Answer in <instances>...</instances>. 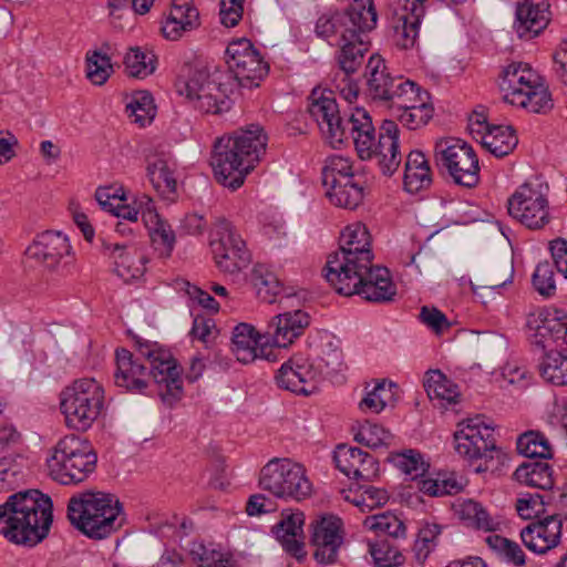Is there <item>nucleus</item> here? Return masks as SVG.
<instances>
[{"label":"nucleus","mask_w":567,"mask_h":567,"mask_svg":"<svg viewBox=\"0 0 567 567\" xmlns=\"http://www.w3.org/2000/svg\"><path fill=\"white\" fill-rule=\"evenodd\" d=\"M266 146L267 135L256 124L218 138L210 162L217 182L233 190L239 188L265 154Z\"/></svg>","instance_id":"nucleus-1"},{"label":"nucleus","mask_w":567,"mask_h":567,"mask_svg":"<svg viewBox=\"0 0 567 567\" xmlns=\"http://www.w3.org/2000/svg\"><path fill=\"white\" fill-rule=\"evenodd\" d=\"M352 140L361 159L375 158L384 175L391 176L396 172L402 155L399 150V128L395 122L384 121L377 137L369 113L363 109H355L352 118Z\"/></svg>","instance_id":"nucleus-2"},{"label":"nucleus","mask_w":567,"mask_h":567,"mask_svg":"<svg viewBox=\"0 0 567 567\" xmlns=\"http://www.w3.org/2000/svg\"><path fill=\"white\" fill-rule=\"evenodd\" d=\"M361 24L360 21L347 16H322L318 19V37L339 47L337 72L354 73L362 64L363 55L369 49L365 34L373 29L362 28Z\"/></svg>","instance_id":"nucleus-3"},{"label":"nucleus","mask_w":567,"mask_h":567,"mask_svg":"<svg viewBox=\"0 0 567 567\" xmlns=\"http://www.w3.org/2000/svg\"><path fill=\"white\" fill-rule=\"evenodd\" d=\"M68 517L80 532H115L126 523L123 504L115 495L103 492H86L72 497Z\"/></svg>","instance_id":"nucleus-4"},{"label":"nucleus","mask_w":567,"mask_h":567,"mask_svg":"<svg viewBox=\"0 0 567 567\" xmlns=\"http://www.w3.org/2000/svg\"><path fill=\"white\" fill-rule=\"evenodd\" d=\"M53 505L38 489L18 492L0 505V532H49Z\"/></svg>","instance_id":"nucleus-5"},{"label":"nucleus","mask_w":567,"mask_h":567,"mask_svg":"<svg viewBox=\"0 0 567 567\" xmlns=\"http://www.w3.org/2000/svg\"><path fill=\"white\" fill-rule=\"evenodd\" d=\"M96 454L91 444L78 435L61 439L48 460L50 476L63 484H78L86 480L96 465Z\"/></svg>","instance_id":"nucleus-6"},{"label":"nucleus","mask_w":567,"mask_h":567,"mask_svg":"<svg viewBox=\"0 0 567 567\" xmlns=\"http://www.w3.org/2000/svg\"><path fill=\"white\" fill-rule=\"evenodd\" d=\"M60 406L66 426L84 432L103 410L104 390L94 379L76 380L62 391Z\"/></svg>","instance_id":"nucleus-7"},{"label":"nucleus","mask_w":567,"mask_h":567,"mask_svg":"<svg viewBox=\"0 0 567 567\" xmlns=\"http://www.w3.org/2000/svg\"><path fill=\"white\" fill-rule=\"evenodd\" d=\"M327 281L343 296L358 295L370 302H389L396 295V286L390 271L370 262L365 269H353L338 274Z\"/></svg>","instance_id":"nucleus-8"},{"label":"nucleus","mask_w":567,"mask_h":567,"mask_svg":"<svg viewBox=\"0 0 567 567\" xmlns=\"http://www.w3.org/2000/svg\"><path fill=\"white\" fill-rule=\"evenodd\" d=\"M259 486L272 496L303 501L312 494L305 467L290 458H272L260 471Z\"/></svg>","instance_id":"nucleus-9"},{"label":"nucleus","mask_w":567,"mask_h":567,"mask_svg":"<svg viewBox=\"0 0 567 567\" xmlns=\"http://www.w3.org/2000/svg\"><path fill=\"white\" fill-rule=\"evenodd\" d=\"M371 235L365 225L353 223L347 226L340 236L339 249L329 255L326 279L353 269H365L373 261Z\"/></svg>","instance_id":"nucleus-10"},{"label":"nucleus","mask_w":567,"mask_h":567,"mask_svg":"<svg viewBox=\"0 0 567 567\" xmlns=\"http://www.w3.org/2000/svg\"><path fill=\"white\" fill-rule=\"evenodd\" d=\"M548 192V185L538 179L524 183L508 198V214L528 229L545 228L551 221Z\"/></svg>","instance_id":"nucleus-11"},{"label":"nucleus","mask_w":567,"mask_h":567,"mask_svg":"<svg viewBox=\"0 0 567 567\" xmlns=\"http://www.w3.org/2000/svg\"><path fill=\"white\" fill-rule=\"evenodd\" d=\"M219 71L210 73L207 69L195 70L179 89V93L189 100L194 107L203 113L219 114L230 109L228 85Z\"/></svg>","instance_id":"nucleus-12"},{"label":"nucleus","mask_w":567,"mask_h":567,"mask_svg":"<svg viewBox=\"0 0 567 567\" xmlns=\"http://www.w3.org/2000/svg\"><path fill=\"white\" fill-rule=\"evenodd\" d=\"M308 112L318 124L324 141L332 147L352 137L354 111L347 117L342 116L331 90L313 89L309 96Z\"/></svg>","instance_id":"nucleus-13"},{"label":"nucleus","mask_w":567,"mask_h":567,"mask_svg":"<svg viewBox=\"0 0 567 567\" xmlns=\"http://www.w3.org/2000/svg\"><path fill=\"white\" fill-rule=\"evenodd\" d=\"M436 164L446 169L453 182L472 188L480 182L478 158L473 147L457 138L436 142L434 147Z\"/></svg>","instance_id":"nucleus-14"},{"label":"nucleus","mask_w":567,"mask_h":567,"mask_svg":"<svg viewBox=\"0 0 567 567\" xmlns=\"http://www.w3.org/2000/svg\"><path fill=\"white\" fill-rule=\"evenodd\" d=\"M210 248L218 269L235 275L251 262L250 251L236 228L225 218H218L210 233Z\"/></svg>","instance_id":"nucleus-15"},{"label":"nucleus","mask_w":567,"mask_h":567,"mask_svg":"<svg viewBox=\"0 0 567 567\" xmlns=\"http://www.w3.org/2000/svg\"><path fill=\"white\" fill-rule=\"evenodd\" d=\"M25 255L44 269L68 276L74 269V256L69 238L61 231L48 230L37 236Z\"/></svg>","instance_id":"nucleus-16"},{"label":"nucleus","mask_w":567,"mask_h":567,"mask_svg":"<svg viewBox=\"0 0 567 567\" xmlns=\"http://www.w3.org/2000/svg\"><path fill=\"white\" fill-rule=\"evenodd\" d=\"M138 354L150 364L147 369L159 386V395L164 401L177 400L183 390L181 370L173 355L148 341H136Z\"/></svg>","instance_id":"nucleus-17"},{"label":"nucleus","mask_w":567,"mask_h":567,"mask_svg":"<svg viewBox=\"0 0 567 567\" xmlns=\"http://www.w3.org/2000/svg\"><path fill=\"white\" fill-rule=\"evenodd\" d=\"M275 379L280 389L306 396L315 393L323 381L320 368L302 353L293 354L284 362Z\"/></svg>","instance_id":"nucleus-18"},{"label":"nucleus","mask_w":567,"mask_h":567,"mask_svg":"<svg viewBox=\"0 0 567 567\" xmlns=\"http://www.w3.org/2000/svg\"><path fill=\"white\" fill-rule=\"evenodd\" d=\"M529 340L543 350L567 344V312L557 308H539L527 319Z\"/></svg>","instance_id":"nucleus-19"},{"label":"nucleus","mask_w":567,"mask_h":567,"mask_svg":"<svg viewBox=\"0 0 567 567\" xmlns=\"http://www.w3.org/2000/svg\"><path fill=\"white\" fill-rule=\"evenodd\" d=\"M226 55L229 69L243 85L244 81H247L249 85L258 86L259 81L268 74V63L248 39L241 38L230 42Z\"/></svg>","instance_id":"nucleus-20"},{"label":"nucleus","mask_w":567,"mask_h":567,"mask_svg":"<svg viewBox=\"0 0 567 567\" xmlns=\"http://www.w3.org/2000/svg\"><path fill=\"white\" fill-rule=\"evenodd\" d=\"M455 451L458 455L477 461L495 450L494 429L480 417L467 419L458 424L454 433Z\"/></svg>","instance_id":"nucleus-21"},{"label":"nucleus","mask_w":567,"mask_h":567,"mask_svg":"<svg viewBox=\"0 0 567 567\" xmlns=\"http://www.w3.org/2000/svg\"><path fill=\"white\" fill-rule=\"evenodd\" d=\"M364 76L367 80V91L374 101H380L388 107L394 101L396 95L405 83L403 76H393L385 61L378 54L371 55L365 65Z\"/></svg>","instance_id":"nucleus-22"},{"label":"nucleus","mask_w":567,"mask_h":567,"mask_svg":"<svg viewBox=\"0 0 567 567\" xmlns=\"http://www.w3.org/2000/svg\"><path fill=\"white\" fill-rule=\"evenodd\" d=\"M470 131L496 157L508 155L517 145L518 138L512 126H491L483 115L474 114L470 118Z\"/></svg>","instance_id":"nucleus-23"},{"label":"nucleus","mask_w":567,"mask_h":567,"mask_svg":"<svg viewBox=\"0 0 567 567\" xmlns=\"http://www.w3.org/2000/svg\"><path fill=\"white\" fill-rule=\"evenodd\" d=\"M333 458L336 466L349 478L369 482L379 475L378 461L358 447L341 444Z\"/></svg>","instance_id":"nucleus-24"},{"label":"nucleus","mask_w":567,"mask_h":567,"mask_svg":"<svg viewBox=\"0 0 567 567\" xmlns=\"http://www.w3.org/2000/svg\"><path fill=\"white\" fill-rule=\"evenodd\" d=\"M199 27V12L193 0H172L169 12L161 21V33L169 41Z\"/></svg>","instance_id":"nucleus-25"},{"label":"nucleus","mask_w":567,"mask_h":567,"mask_svg":"<svg viewBox=\"0 0 567 567\" xmlns=\"http://www.w3.org/2000/svg\"><path fill=\"white\" fill-rule=\"evenodd\" d=\"M549 20L547 0H524L516 8L514 29L520 39H533L548 25Z\"/></svg>","instance_id":"nucleus-26"},{"label":"nucleus","mask_w":567,"mask_h":567,"mask_svg":"<svg viewBox=\"0 0 567 567\" xmlns=\"http://www.w3.org/2000/svg\"><path fill=\"white\" fill-rule=\"evenodd\" d=\"M269 339L259 334L251 324L239 323L233 330L231 350L239 362L245 364L258 358L269 359Z\"/></svg>","instance_id":"nucleus-27"},{"label":"nucleus","mask_w":567,"mask_h":567,"mask_svg":"<svg viewBox=\"0 0 567 567\" xmlns=\"http://www.w3.org/2000/svg\"><path fill=\"white\" fill-rule=\"evenodd\" d=\"M425 16V7L422 4H401L392 19L393 43L403 50L412 49L417 42L420 25Z\"/></svg>","instance_id":"nucleus-28"},{"label":"nucleus","mask_w":567,"mask_h":567,"mask_svg":"<svg viewBox=\"0 0 567 567\" xmlns=\"http://www.w3.org/2000/svg\"><path fill=\"white\" fill-rule=\"evenodd\" d=\"M310 323V317L302 310L288 311L276 316L267 327L266 334L272 344L286 348L299 338Z\"/></svg>","instance_id":"nucleus-29"},{"label":"nucleus","mask_w":567,"mask_h":567,"mask_svg":"<svg viewBox=\"0 0 567 567\" xmlns=\"http://www.w3.org/2000/svg\"><path fill=\"white\" fill-rule=\"evenodd\" d=\"M140 203L142 219L155 249L164 257L169 256L176 240L172 227L159 217L151 197L143 195Z\"/></svg>","instance_id":"nucleus-30"},{"label":"nucleus","mask_w":567,"mask_h":567,"mask_svg":"<svg viewBox=\"0 0 567 567\" xmlns=\"http://www.w3.org/2000/svg\"><path fill=\"white\" fill-rule=\"evenodd\" d=\"M147 367L126 350L116 351L115 384L133 392H142L146 388Z\"/></svg>","instance_id":"nucleus-31"},{"label":"nucleus","mask_w":567,"mask_h":567,"mask_svg":"<svg viewBox=\"0 0 567 567\" xmlns=\"http://www.w3.org/2000/svg\"><path fill=\"white\" fill-rule=\"evenodd\" d=\"M104 249L113 259L114 272L125 282L143 276L145 257L135 246L105 244Z\"/></svg>","instance_id":"nucleus-32"},{"label":"nucleus","mask_w":567,"mask_h":567,"mask_svg":"<svg viewBox=\"0 0 567 567\" xmlns=\"http://www.w3.org/2000/svg\"><path fill=\"white\" fill-rule=\"evenodd\" d=\"M312 355L309 357L312 364L321 370L323 380L341 370L342 351L339 342L328 332H322L311 344Z\"/></svg>","instance_id":"nucleus-33"},{"label":"nucleus","mask_w":567,"mask_h":567,"mask_svg":"<svg viewBox=\"0 0 567 567\" xmlns=\"http://www.w3.org/2000/svg\"><path fill=\"white\" fill-rule=\"evenodd\" d=\"M540 76L528 64L522 62H513L504 68L499 89L506 103L513 100L512 95L526 92L532 85L537 84Z\"/></svg>","instance_id":"nucleus-34"},{"label":"nucleus","mask_w":567,"mask_h":567,"mask_svg":"<svg viewBox=\"0 0 567 567\" xmlns=\"http://www.w3.org/2000/svg\"><path fill=\"white\" fill-rule=\"evenodd\" d=\"M432 181V171L425 155L421 151H411L404 165V189L416 194L427 189Z\"/></svg>","instance_id":"nucleus-35"},{"label":"nucleus","mask_w":567,"mask_h":567,"mask_svg":"<svg viewBox=\"0 0 567 567\" xmlns=\"http://www.w3.org/2000/svg\"><path fill=\"white\" fill-rule=\"evenodd\" d=\"M514 480L526 486L549 489L554 485L553 470L547 462L528 460L514 472Z\"/></svg>","instance_id":"nucleus-36"},{"label":"nucleus","mask_w":567,"mask_h":567,"mask_svg":"<svg viewBox=\"0 0 567 567\" xmlns=\"http://www.w3.org/2000/svg\"><path fill=\"white\" fill-rule=\"evenodd\" d=\"M454 511L466 528L484 532H495L499 526L492 524V518L483 505L473 499L460 501L454 505Z\"/></svg>","instance_id":"nucleus-37"},{"label":"nucleus","mask_w":567,"mask_h":567,"mask_svg":"<svg viewBox=\"0 0 567 567\" xmlns=\"http://www.w3.org/2000/svg\"><path fill=\"white\" fill-rule=\"evenodd\" d=\"M511 105L522 107L530 113H546L553 107V100L548 89L539 81L530 90L512 95Z\"/></svg>","instance_id":"nucleus-38"},{"label":"nucleus","mask_w":567,"mask_h":567,"mask_svg":"<svg viewBox=\"0 0 567 567\" xmlns=\"http://www.w3.org/2000/svg\"><path fill=\"white\" fill-rule=\"evenodd\" d=\"M542 378L554 385H567V354L564 350H548L539 363Z\"/></svg>","instance_id":"nucleus-39"},{"label":"nucleus","mask_w":567,"mask_h":567,"mask_svg":"<svg viewBox=\"0 0 567 567\" xmlns=\"http://www.w3.org/2000/svg\"><path fill=\"white\" fill-rule=\"evenodd\" d=\"M355 178L353 162L349 157L332 155L326 159L322 168V183L326 188L336 187Z\"/></svg>","instance_id":"nucleus-40"},{"label":"nucleus","mask_w":567,"mask_h":567,"mask_svg":"<svg viewBox=\"0 0 567 567\" xmlns=\"http://www.w3.org/2000/svg\"><path fill=\"white\" fill-rule=\"evenodd\" d=\"M330 202L347 209L357 208L363 200L364 192L361 183L355 178L340 183L336 187L327 188Z\"/></svg>","instance_id":"nucleus-41"},{"label":"nucleus","mask_w":567,"mask_h":567,"mask_svg":"<svg viewBox=\"0 0 567 567\" xmlns=\"http://www.w3.org/2000/svg\"><path fill=\"white\" fill-rule=\"evenodd\" d=\"M424 388L430 399H437L453 403L460 395L458 388L440 370H430L425 373Z\"/></svg>","instance_id":"nucleus-42"},{"label":"nucleus","mask_w":567,"mask_h":567,"mask_svg":"<svg viewBox=\"0 0 567 567\" xmlns=\"http://www.w3.org/2000/svg\"><path fill=\"white\" fill-rule=\"evenodd\" d=\"M250 280L259 297L269 303L281 291V285L276 274L266 265L257 264L251 270Z\"/></svg>","instance_id":"nucleus-43"},{"label":"nucleus","mask_w":567,"mask_h":567,"mask_svg":"<svg viewBox=\"0 0 567 567\" xmlns=\"http://www.w3.org/2000/svg\"><path fill=\"white\" fill-rule=\"evenodd\" d=\"M394 101L390 109L395 110H414L416 107H432L430 104V95L422 90L415 82L405 80L399 93L394 95Z\"/></svg>","instance_id":"nucleus-44"},{"label":"nucleus","mask_w":567,"mask_h":567,"mask_svg":"<svg viewBox=\"0 0 567 567\" xmlns=\"http://www.w3.org/2000/svg\"><path fill=\"white\" fill-rule=\"evenodd\" d=\"M368 547L373 567H400L405 561L404 555L389 539L369 540Z\"/></svg>","instance_id":"nucleus-45"},{"label":"nucleus","mask_w":567,"mask_h":567,"mask_svg":"<svg viewBox=\"0 0 567 567\" xmlns=\"http://www.w3.org/2000/svg\"><path fill=\"white\" fill-rule=\"evenodd\" d=\"M147 175L154 188L163 194L169 195L176 192L177 182L169 163L164 158H155L147 165Z\"/></svg>","instance_id":"nucleus-46"},{"label":"nucleus","mask_w":567,"mask_h":567,"mask_svg":"<svg viewBox=\"0 0 567 567\" xmlns=\"http://www.w3.org/2000/svg\"><path fill=\"white\" fill-rule=\"evenodd\" d=\"M125 72L128 76L144 79L155 71V55L135 47L124 56Z\"/></svg>","instance_id":"nucleus-47"},{"label":"nucleus","mask_w":567,"mask_h":567,"mask_svg":"<svg viewBox=\"0 0 567 567\" xmlns=\"http://www.w3.org/2000/svg\"><path fill=\"white\" fill-rule=\"evenodd\" d=\"M517 451L529 460L551 457L548 440L539 432H526L517 439Z\"/></svg>","instance_id":"nucleus-48"},{"label":"nucleus","mask_w":567,"mask_h":567,"mask_svg":"<svg viewBox=\"0 0 567 567\" xmlns=\"http://www.w3.org/2000/svg\"><path fill=\"white\" fill-rule=\"evenodd\" d=\"M189 554L193 559L199 563L200 567H228L233 558L228 553L216 549L212 544L193 542L189 546Z\"/></svg>","instance_id":"nucleus-49"},{"label":"nucleus","mask_w":567,"mask_h":567,"mask_svg":"<svg viewBox=\"0 0 567 567\" xmlns=\"http://www.w3.org/2000/svg\"><path fill=\"white\" fill-rule=\"evenodd\" d=\"M342 543V534H311L310 539L315 547L313 557L319 564L333 563Z\"/></svg>","instance_id":"nucleus-50"},{"label":"nucleus","mask_w":567,"mask_h":567,"mask_svg":"<svg viewBox=\"0 0 567 567\" xmlns=\"http://www.w3.org/2000/svg\"><path fill=\"white\" fill-rule=\"evenodd\" d=\"M126 114L141 126L150 123L155 116L152 95L146 91L135 92L126 104Z\"/></svg>","instance_id":"nucleus-51"},{"label":"nucleus","mask_w":567,"mask_h":567,"mask_svg":"<svg viewBox=\"0 0 567 567\" xmlns=\"http://www.w3.org/2000/svg\"><path fill=\"white\" fill-rule=\"evenodd\" d=\"M392 388L394 384L385 380L377 382L360 401L359 409L364 413H380L393 399Z\"/></svg>","instance_id":"nucleus-52"},{"label":"nucleus","mask_w":567,"mask_h":567,"mask_svg":"<svg viewBox=\"0 0 567 567\" xmlns=\"http://www.w3.org/2000/svg\"><path fill=\"white\" fill-rule=\"evenodd\" d=\"M392 462L402 473L415 481L427 472L429 464L423 460L420 452L408 450L392 456Z\"/></svg>","instance_id":"nucleus-53"},{"label":"nucleus","mask_w":567,"mask_h":567,"mask_svg":"<svg viewBox=\"0 0 567 567\" xmlns=\"http://www.w3.org/2000/svg\"><path fill=\"white\" fill-rule=\"evenodd\" d=\"M86 76L95 85L104 84L113 72L106 53L94 50L86 53Z\"/></svg>","instance_id":"nucleus-54"},{"label":"nucleus","mask_w":567,"mask_h":567,"mask_svg":"<svg viewBox=\"0 0 567 567\" xmlns=\"http://www.w3.org/2000/svg\"><path fill=\"white\" fill-rule=\"evenodd\" d=\"M354 440L368 447L378 449L389 446L393 436L383 426L367 421L360 425L358 432L354 434Z\"/></svg>","instance_id":"nucleus-55"},{"label":"nucleus","mask_w":567,"mask_h":567,"mask_svg":"<svg viewBox=\"0 0 567 567\" xmlns=\"http://www.w3.org/2000/svg\"><path fill=\"white\" fill-rule=\"evenodd\" d=\"M332 16H347L360 21L365 29H374L378 22V14L372 0H351L343 10Z\"/></svg>","instance_id":"nucleus-56"},{"label":"nucleus","mask_w":567,"mask_h":567,"mask_svg":"<svg viewBox=\"0 0 567 567\" xmlns=\"http://www.w3.org/2000/svg\"><path fill=\"white\" fill-rule=\"evenodd\" d=\"M485 540L495 554L507 561H512L516 565L525 563L524 553L517 543L512 542L499 534H492L487 536Z\"/></svg>","instance_id":"nucleus-57"},{"label":"nucleus","mask_w":567,"mask_h":567,"mask_svg":"<svg viewBox=\"0 0 567 567\" xmlns=\"http://www.w3.org/2000/svg\"><path fill=\"white\" fill-rule=\"evenodd\" d=\"M522 540L530 551L544 555L561 544V534H520Z\"/></svg>","instance_id":"nucleus-58"},{"label":"nucleus","mask_w":567,"mask_h":567,"mask_svg":"<svg viewBox=\"0 0 567 567\" xmlns=\"http://www.w3.org/2000/svg\"><path fill=\"white\" fill-rule=\"evenodd\" d=\"M364 527L371 532H402L405 529L402 518L392 512L368 516L364 519Z\"/></svg>","instance_id":"nucleus-59"},{"label":"nucleus","mask_w":567,"mask_h":567,"mask_svg":"<svg viewBox=\"0 0 567 567\" xmlns=\"http://www.w3.org/2000/svg\"><path fill=\"white\" fill-rule=\"evenodd\" d=\"M533 286L545 297H549L555 292L554 270L549 261H543L537 265L533 274Z\"/></svg>","instance_id":"nucleus-60"},{"label":"nucleus","mask_w":567,"mask_h":567,"mask_svg":"<svg viewBox=\"0 0 567 567\" xmlns=\"http://www.w3.org/2000/svg\"><path fill=\"white\" fill-rule=\"evenodd\" d=\"M285 553L301 563L307 557L306 534H277Z\"/></svg>","instance_id":"nucleus-61"},{"label":"nucleus","mask_w":567,"mask_h":567,"mask_svg":"<svg viewBox=\"0 0 567 567\" xmlns=\"http://www.w3.org/2000/svg\"><path fill=\"white\" fill-rule=\"evenodd\" d=\"M306 517L300 509L287 508L281 511L279 520L271 532H302Z\"/></svg>","instance_id":"nucleus-62"},{"label":"nucleus","mask_w":567,"mask_h":567,"mask_svg":"<svg viewBox=\"0 0 567 567\" xmlns=\"http://www.w3.org/2000/svg\"><path fill=\"white\" fill-rule=\"evenodd\" d=\"M400 123L409 130H417L425 125L433 116V107H416L414 110H400Z\"/></svg>","instance_id":"nucleus-63"},{"label":"nucleus","mask_w":567,"mask_h":567,"mask_svg":"<svg viewBox=\"0 0 567 567\" xmlns=\"http://www.w3.org/2000/svg\"><path fill=\"white\" fill-rule=\"evenodd\" d=\"M420 320L436 334H442L450 329L451 323L446 316L436 308L422 307Z\"/></svg>","instance_id":"nucleus-64"}]
</instances>
